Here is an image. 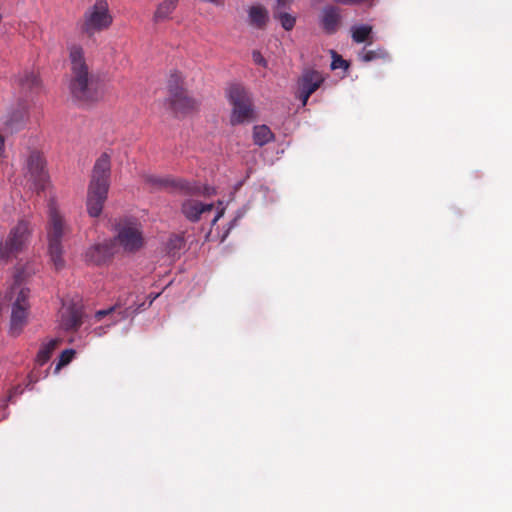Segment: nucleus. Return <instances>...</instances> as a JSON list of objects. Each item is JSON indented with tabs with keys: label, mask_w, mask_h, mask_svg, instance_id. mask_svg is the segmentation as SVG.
Here are the masks:
<instances>
[{
	"label": "nucleus",
	"mask_w": 512,
	"mask_h": 512,
	"mask_svg": "<svg viewBox=\"0 0 512 512\" xmlns=\"http://www.w3.org/2000/svg\"><path fill=\"white\" fill-rule=\"evenodd\" d=\"M70 62V79L68 88L71 95L78 101L91 102L97 99L92 77L86 63L84 49L78 44L68 47Z\"/></svg>",
	"instance_id": "nucleus-1"
},
{
	"label": "nucleus",
	"mask_w": 512,
	"mask_h": 512,
	"mask_svg": "<svg viewBox=\"0 0 512 512\" xmlns=\"http://www.w3.org/2000/svg\"><path fill=\"white\" fill-rule=\"evenodd\" d=\"M110 171V157L104 153L94 164L88 187L86 206L91 217H98L103 210L110 186Z\"/></svg>",
	"instance_id": "nucleus-2"
},
{
	"label": "nucleus",
	"mask_w": 512,
	"mask_h": 512,
	"mask_svg": "<svg viewBox=\"0 0 512 512\" xmlns=\"http://www.w3.org/2000/svg\"><path fill=\"white\" fill-rule=\"evenodd\" d=\"M68 231V226L56 203L51 201L48 206L47 241L48 254L55 269L60 270L65 266L63 257L62 237Z\"/></svg>",
	"instance_id": "nucleus-3"
},
{
	"label": "nucleus",
	"mask_w": 512,
	"mask_h": 512,
	"mask_svg": "<svg viewBox=\"0 0 512 512\" xmlns=\"http://www.w3.org/2000/svg\"><path fill=\"white\" fill-rule=\"evenodd\" d=\"M113 23L109 3L107 0H95L83 15L81 31L93 36L110 28Z\"/></svg>",
	"instance_id": "nucleus-4"
},
{
	"label": "nucleus",
	"mask_w": 512,
	"mask_h": 512,
	"mask_svg": "<svg viewBox=\"0 0 512 512\" xmlns=\"http://www.w3.org/2000/svg\"><path fill=\"white\" fill-rule=\"evenodd\" d=\"M31 222L19 220L9 231L4 243L0 242V260H7L27 248L32 236Z\"/></svg>",
	"instance_id": "nucleus-5"
},
{
	"label": "nucleus",
	"mask_w": 512,
	"mask_h": 512,
	"mask_svg": "<svg viewBox=\"0 0 512 512\" xmlns=\"http://www.w3.org/2000/svg\"><path fill=\"white\" fill-rule=\"evenodd\" d=\"M227 97L232 106L230 122L232 125L243 124L254 118L252 98L247 89L241 85H231Z\"/></svg>",
	"instance_id": "nucleus-6"
},
{
	"label": "nucleus",
	"mask_w": 512,
	"mask_h": 512,
	"mask_svg": "<svg viewBox=\"0 0 512 512\" xmlns=\"http://www.w3.org/2000/svg\"><path fill=\"white\" fill-rule=\"evenodd\" d=\"M24 181L29 189L36 192L45 191L49 187V175L46 161L39 151H31L24 167Z\"/></svg>",
	"instance_id": "nucleus-7"
},
{
	"label": "nucleus",
	"mask_w": 512,
	"mask_h": 512,
	"mask_svg": "<svg viewBox=\"0 0 512 512\" xmlns=\"http://www.w3.org/2000/svg\"><path fill=\"white\" fill-rule=\"evenodd\" d=\"M116 241L127 252L138 251L144 245L140 224L132 220L120 223L117 228Z\"/></svg>",
	"instance_id": "nucleus-8"
},
{
	"label": "nucleus",
	"mask_w": 512,
	"mask_h": 512,
	"mask_svg": "<svg viewBox=\"0 0 512 512\" xmlns=\"http://www.w3.org/2000/svg\"><path fill=\"white\" fill-rule=\"evenodd\" d=\"M215 210L214 217L212 218V225H214L224 214L225 207L222 202H219L215 208L211 203H202L194 199H188L182 204V213L184 216L193 222L206 218Z\"/></svg>",
	"instance_id": "nucleus-9"
},
{
	"label": "nucleus",
	"mask_w": 512,
	"mask_h": 512,
	"mask_svg": "<svg viewBox=\"0 0 512 512\" xmlns=\"http://www.w3.org/2000/svg\"><path fill=\"white\" fill-rule=\"evenodd\" d=\"M173 97L168 98V103L177 117H185L198 110L199 103L191 97L187 91H180L173 88Z\"/></svg>",
	"instance_id": "nucleus-10"
},
{
	"label": "nucleus",
	"mask_w": 512,
	"mask_h": 512,
	"mask_svg": "<svg viewBox=\"0 0 512 512\" xmlns=\"http://www.w3.org/2000/svg\"><path fill=\"white\" fill-rule=\"evenodd\" d=\"M324 82V76L316 70H305L298 80L299 86V99L302 105L305 106L309 97L321 86Z\"/></svg>",
	"instance_id": "nucleus-11"
},
{
	"label": "nucleus",
	"mask_w": 512,
	"mask_h": 512,
	"mask_svg": "<svg viewBox=\"0 0 512 512\" xmlns=\"http://www.w3.org/2000/svg\"><path fill=\"white\" fill-rule=\"evenodd\" d=\"M115 253V245L112 240L94 244L85 252V261L90 264L100 265L105 263Z\"/></svg>",
	"instance_id": "nucleus-12"
},
{
	"label": "nucleus",
	"mask_w": 512,
	"mask_h": 512,
	"mask_svg": "<svg viewBox=\"0 0 512 512\" xmlns=\"http://www.w3.org/2000/svg\"><path fill=\"white\" fill-rule=\"evenodd\" d=\"M5 297L11 303V307L30 306V290L22 284L19 275H15L14 283Z\"/></svg>",
	"instance_id": "nucleus-13"
},
{
	"label": "nucleus",
	"mask_w": 512,
	"mask_h": 512,
	"mask_svg": "<svg viewBox=\"0 0 512 512\" xmlns=\"http://www.w3.org/2000/svg\"><path fill=\"white\" fill-rule=\"evenodd\" d=\"M341 20L340 9L332 5L325 6L319 17L320 26L327 34L335 33L340 26Z\"/></svg>",
	"instance_id": "nucleus-14"
},
{
	"label": "nucleus",
	"mask_w": 512,
	"mask_h": 512,
	"mask_svg": "<svg viewBox=\"0 0 512 512\" xmlns=\"http://www.w3.org/2000/svg\"><path fill=\"white\" fill-rule=\"evenodd\" d=\"M82 313L72 306H64L59 312V325L65 331L75 330L81 325Z\"/></svg>",
	"instance_id": "nucleus-15"
},
{
	"label": "nucleus",
	"mask_w": 512,
	"mask_h": 512,
	"mask_svg": "<svg viewBox=\"0 0 512 512\" xmlns=\"http://www.w3.org/2000/svg\"><path fill=\"white\" fill-rule=\"evenodd\" d=\"M269 19L270 17L267 8L261 4L251 5L247 9L248 24L256 29H265Z\"/></svg>",
	"instance_id": "nucleus-16"
},
{
	"label": "nucleus",
	"mask_w": 512,
	"mask_h": 512,
	"mask_svg": "<svg viewBox=\"0 0 512 512\" xmlns=\"http://www.w3.org/2000/svg\"><path fill=\"white\" fill-rule=\"evenodd\" d=\"M30 306L11 307L10 331L18 335L27 324Z\"/></svg>",
	"instance_id": "nucleus-17"
},
{
	"label": "nucleus",
	"mask_w": 512,
	"mask_h": 512,
	"mask_svg": "<svg viewBox=\"0 0 512 512\" xmlns=\"http://www.w3.org/2000/svg\"><path fill=\"white\" fill-rule=\"evenodd\" d=\"M179 0H163L155 8L152 21L155 24L166 22L172 18V14L178 6Z\"/></svg>",
	"instance_id": "nucleus-18"
},
{
	"label": "nucleus",
	"mask_w": 512,
	"mask_h": 512,
	"mask_svg": "<svg viewBox=\"0 0 512 512\" xmlns=\"http://www.w3.org/2000/svg\"><path fill=\"white\" fill-rule=\"evenodd\" d=\"M61 343L60 338H49L42 342L40 349L36 355V363L40 366L49 361L54 351Z\"/></svg>",
	"instance_id": "nucleus-19"
},
{
	"label": "nucleus",
	"mask_w": 512,
	"mask_h": 512,
	"mask_svg": "<svg viewBox=\"0 0 512 512\" xmlns=\"http://www.w3.org/2000/svg\"><path fill=\"white\" fill-rule=\"evenodd\" d=\"M19 82L22 88L27 91H37L41 88V79L35 71L24 72Z\"/></svg>",
	"instance_id": "nucleus-20"
},
{
	"label": "nucleus",
	"mask_w": 512,
	"mask_h": 512,
	"mask_svg": "<svg viewBox=\"0 0 512 512\" xmlns=\"http://www.w3.org/2000/svg\"><path fill=\"white\" fill-rule=\"evenodd\" d=\"M373 27L368 24L354 25L351 27V37L356 43H363L371 39Z\"/></svg>",
	"instance_id": "nucleus-21"
},
{
	"label": "nucleus",
	"mask_w": 512,
	"mask_h": 512,
	"mask_svg": "<svg viewBox=\"0 0 512 512\" xmlns=\"http://www.w3.org/2000/svg\"><path fill=\"white\" fill-rule=\"evenodd\" d=\"M274 135L266 125H257L253 129V139L255 144L263 146L273 139Z\"/></svg>",
	"instance_id": "nucleus-22"
},
{
	"label": "nucleus",
	"mask_w": 512,
	"mask_h": 512,
	"mask_svg": "<svg viewBox=\"0 0 512 512\" xmlns=\"http://www.w3.org/2000/svg\"><path fill=\"white\" fill-rule=\"evenodd\" d=\"M359 58L363 62H370V61H374V60H378V59H388L389 55H388V52L384 48L378 47L375 50L363 49L359 54Z\"/></svg>",
	"instance_id": "nucleus-23"
},
{
	"label": "nucleus",
	"mask_w": 512,
	"mask_h": 512,
	"mask_svg": "<svg viewBox=\"0 0 512 512\" xmlns=\"http://www.w3.org/2000/svg\"><path fill=\"white\" fill-rule=\"evenodd\" d=\"M173 88H176L180 91H186L183 88V76L180 72L174 71L170 74L168 79V91H169V98L173 97Z\"/></svg>",
	"instance_id": "nucleus-24"
},
{
	"label": "nucleus",
	"mask_w": 512,
	"mask_h": 512,
	"mask_svg": "<svg viewBox=\"0 0 512 512\" xmlns=\"http://www.w3.org/2000/svg\"><path fill=\"white\" fill-rule=\"evenodd\" d=\"M74 356H75V350H73V349L64 350L60 354L58 363L56 364L55 373H58L62 367L68 365L72 361Z\"/></svg>",
	"instance_id": "nucleus-25"
},
{
	"label": "nucleus",
	"mask_w": 512,
	"mask_h": 512,
	"mask_svg": "<svg viewBox=\"0 0 512 512\" xmlns=\"http://www.w3.org/2000/svg\"><path fill=\"white\" fill-rule=\"evenodd\" d=\"M275 17L279 19L281 26L287 31L292 30L295 26L296 18L289 13L279 12L275 14Z\"/></svg>",
	"instance_id": "nucleus-26"
},
{
	"label": "nucleus",
	"mask_w": 512,
	"mask_h": 512,
	"mask_svg": "<svg viewBox=\"0 0 512 512\" xmlns=\"http://www.w3.org/2000/svg\"><path fill=\"white\" fill-rule=\"evenodd\" d=\"M348 67V64L345 60H343L342 58L340 57H334L332 63H331V69L332 70H335V69H338V68H344L346 69Z\"/></svg>",
	"instance_id": "nucleus-27"
},
{
	"label": "nucleus",
	"mask_w": 512,
	"mask_h": 512,
	"mask_svg": "<svg viewBox=\"0 0 512 512\" xmlns=\"http://www.w3.org/2000/svg\"><path fill=\"white\" fill-rule=\"evenodd\" d=\"M252 58L253 61L258 65H261L263 67L267 65V61L259 51H253Z\"/></svg>",
	"instance_id": "nucleus-28"
},
{
	"label": "nucleus",
	"mask_w": 512,
	"mask_h": 512,
	"mask_svg": "<svg viewBox=\"0 0 512 512\" xmlns=\"http://www.w3.org/2000/svg\"><path fill=\"white\" fill-rule=\"evenodd\" d=\"M114 309V307H111L109 309L97 311L94 315L95 320L100 321L104 316L109 315Z\"/></svg>",
	"instance_id": "nucleus-29"
},
{
	"label": "nucleus",
	"mask_w": 512,
	"mask_h": 512,
	"mask_svg": "<svg viewBox=\"0 0 512 512\" xmlns=\"http://www.w3.org/2000/svg\"><path fill=\"white\" fill-rule=\"evenodd\" d=\"M145 181L153 186H162L164 184V181L161 179H158L154 176H147L145 178Z\"/></svg>",
	"instance_id": "nucleus-30"
},
{
	"label": "nucleus",
	"mask_w": 512,
	"mask_h": 512,
	"mask_svg": "<svg viewBox=\"0 0 512 512\" xmlns=\"http://www.w3.org/2000/svg\"><path fill=\"white\" fill-rule=\"evenodd\" d=\"M293 0H276L277 2V9H282L288 7Z\"/></svg>",
	"instance_id": "nucleus-31"
},
{
	"label": "nucleus",
	"mask_w": 512,
	"mask_h": 512,
	"mask_svg": "<svg viewBox=\"0 0 512 512\" xmlns=\"http://www.w3.org/2000/svg\"><path fill=\"white\" fill-rule=\"evenodd\" d=\"M4 147H5V139L4 137L0 134V153H2L4 151Z\"/></svg>",
	"instance_id": "nucleus-32"
},
{
	"label": "nucleus",
	"mask_w": 512,
	"mask_h": 512,
	"mask_svg": "<svg viewBox=\"0 0 512 512\" xmlns=\"http://www.w3.org/2000/svg\"><path fill=\"white\" fill-rule=\"evenodd\" d=\"M105 331L103 330V328H95L93 333L96 335V336H101Z\"/></svg>",
	"instance_id": "nucleus-33"
}]
</instances>
